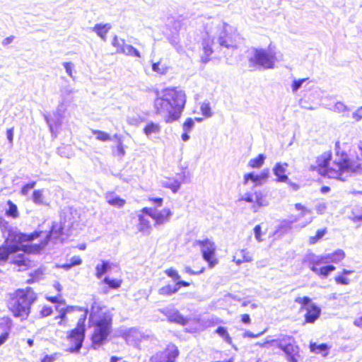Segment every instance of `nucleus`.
I'll list each match as a JSON object with an SVG mask.
<instances>
[{
  "label": "nucleus",
  "mask_w": 362,
  "mask_h": 362,
  "mask_svg": "<svg viewBox=\"0 0 362 362\" xmlns=\"http://www.w3.org/2000/svg\"><path fill=\"white\" fill-rule=\"evenodd\" d=\"M265 332H266V330H264L258 334H255L250 331H245L243 333V337L245 338H246V337L257 338V337H259L262 336V334H264Z\"/></svg>",
  "instance_id": "4d7b16f0"
},
{
  "label": "nucleus",
  "mask_w": 362,
  "mask_h": 362,
  "mask_svg": "<svg viewBox=\"0 0 362 362\" xmlns=\"http://www.w3.org/2000/svg\"><path fill=\"white\" fill-rule=\"evenodd\" d=\"M70 262L72 264V266H77L80 265L82 263V260L78 256H74L70 259Z\"/></svg>",
  "instance_id": "e2e57ef3"
},
{
  "label": "nucleus",
  "mask_w": 362,
  "mask_h": 362,
  "mask_svg": "<svg viewBox=\"0 0 362 362\" xmlns=\"http://www.w3.org/2000/svg\"><path fill=\"white\" fill-rule=\"evenodd\" d=\"M335 281L339 284L348 285L350 282L349 279L343 275H337L334 278Z\"/></svg>",
  "instance_id": "864d4df0"
},
{
  "label": "nucleus",
  "mask_w": 362,
  "mask_h": 362,
  "mask_svg": "<svg viewBox=\"0 0 362 362\" xmlns=\"http://www.w3.org/2000/svg\"><path fill=\"white\" fill-rule=\"evenodd\" d=\"M196 244L199 245L203 259L208 263L209 267L212 269L218 264V260L216 257V245L214 241L206 238L197 240Z\"/></svg>",
  "instance_id": "9b49d317"
},
{
  "label": "nucleus",
  "mask_w": 362,
  "mask_h": 362,
  "mask_svg": "<svg viewBox=\"0 0 362 362\" xmlns=\"http://www.w3.org/2000/svg\"><path fill=\"white\" fill-rule=\"evenodd\" d=\"M36 296L33 290L28 287L25 289H18L11 299L8 308L13 316L21 320L27 319L29 315L30 305L35 300Z\"/></svg>",
  "instance_id": "6e6552de"
},
{
  "label": "nucleus",
  "mask_w": 362,
  "mask_h": 362,
  "mask_svg": "<svg viewBox=\"0 0 362 362\" xmlns=\"http://www.w3.org/2000/svg\"><path fill=\"white\" fill-rule=\"evenodd\" d=\"M103 282L107 284L112 288H118L121 286V281L117 279H110L108 277H105Z\"/></svg>",
  "instance_id": "79ce46f5"
},
{
  "label": "nucleus",
  "mask_w": 362,
  "mask_h": 362,
  "mask_svg": "<svg viewBox=\"0 0 362 362\" xmlns=\"http://www.w3.org/2000/svg\"><path fill=\"white\" fill-rule=\"evenodd\" d=\"M139 218V223L137 225V229L139 232L142 233L144 235H149L151 232L152 227L150 221L144 216V215L140 214L138 216Z\"/></svg>",
  "instance_id": "6ab92c4d"
},
{
  "label": "nucleus",
  "mask_w": 362,
  "mask_h": 362,
  "mask_svg": "<svg viewBox=\"0 0 362 362\" xmlns=\"http://www.w3.org/2000/svg\"><path fill=\"white\" fill-rule=\"evenodd\" d=\"M14 264L18 267V270H25L30 266V262L25 257V254H19L16 257H11V260Z\"/></svg>",
  "instance_id": "412c9836"
},
{
  "label": "nucleus",
  "mask_w": 362,
  "mask_h": 362,
  "mask_svg": "<svg viewBox=\"0 0 362 362\" xmlns=\"http://www.w3.org/2000/svg\"><path fill=\"white\" fill-rule=\"evenodd\" d=\"M111 25L109 23L101 24L98 23L91 28L93 32H95L103 41H106V35L111 29Z\"/></svg>",
  "instance_id": "aec40b11"
},
{
  "label": "nucleus",
  "mask_w": 362,
  "mask_h": 362,
  "mask_svg": "<svg viewBox=\"0 0 362 362\" xmlns=\"http://www.w3.org/2000/svg\"><path fill=\"white\" fill-rule=\"evenodd\" d=\"M296 303H299V304H301L302 306L305 309L306 307L309 306L311 303H310V298L307 297V296H305V297H298L296 298L295 300Z\"/></svg>",
  "instance_id": "de8ad7c7"
},
{
  "label": "nucleus",
  "mask_w": 362,
  "mask_h": 362,
  "mask_svg": "<svg viewBox=\"0 0 362 362\" xmlns=\"http://www.w3.org/2000/svg\"><path fill=\"white\" fill-rule=\"evenodd\" d=\"M111 266L108 262H103L101 264H97L95 267L96 271V276L98 279H100L103 274H105L109 269H110Z\"/></svg>",
  "instance_id": "c756f323"
},
{
  "label": "nucleus",
  "mask_w": 362,
  "mask_h": 362,
  "mask_svg": "<svg viewBox=\"0 0 362 362\" xmlns=\"http://www.w3.org/2000/svg\"><path fill=\"white\" fill-rule=\"evenodd\" d=\"M308 78H301L298 80H294L293 83L291 84V90L293 93H296L299 88H300L304 82H305Z\"/></svg>",
  "instance_id": "a18cd8bd"
},
{
  "label": "nucleus",
  "mask_w": 362,
  "mask_h": 362,
  "mask_svg": "<svg viewBox=\"0 0 362 362\" xmlns=\"http://www.w3.org/2000/svg\"><path fill=\"white\" fill-rule=\"evenodd\" d=\"M160 312L163 313L170 322H174L180 325H185L187 322L177 310L174 308H166L160 310Z\"/></svg>",
  "instance_id": "4468645a"
},
{
  "label": "nucleus",
  "mask_w": 362,
  "mask_h": 362,
  "mask_svg": "<svg viewBox=\"0 0 362 362\" xmlns=\"http://www.w3.org/2000/svg\"><path fill=\"white\" fill-rule=\"evenodd\" d=\"M179 354L177 346L169 344L163 352L151 357V362H174Z\"/></svg>",
  "instance_id": "ddd939ff"
},
{
  "label": "nucleus",
  "mask_w": 362,
  "mask_h": 362,
  "mask_svg": "<svg viewBox=\"0 0 362 362\" xmlns=\"http://www.w3.org/2000/svg\"><path fill=\"white\" fill-rule=\"evenodd\" d=\"M45 119L49 126V131L52 134V135L54 137L57 136V131H55L54 127H59L61 125V122L59 120H57L56 122H53L48 116H45Z\"/></svg>",
  "instance_id": "473e14b6"
},
{
  "label": "nucleus",
  "mask_w": 362,
  "mask_h": 362,
  "mask_svg": "<svg viewBox=\"0 0 362 362\" xmlns=\"http://www.w3.org/2000/svg\"><path fill=\"white\" fill-rule=\"evenodd\" d=\"M335 269L336 267L333 265H327L318 269L312 268V271L322 278L327 277Z\"/></svg>",
  "instance_id": "393cba45"
},
{
  "label": "nucleus",
  "mask_w": 362,
  "mask_h": 362,
  "mask_svg": "<svg viewBox=\"0 0 362 362\" xmlns=\"http://www.w3.org/2000/svg\"><path fill=\"white\" fill-rule=\"evenodd\" d=\"M327 233L326 228L318 230L316 233V235L314 236H311L309 238V243L310 245L315 244L318 240H320Z\"/></svg>",
  "instance_id": "c9c22d12"
},
{
  "label": "nucleus",
  "mask_w": 362,
  "mask_h": 362,
  "mask_svg": "<svg viewBox=\"0 0 362 362\" xmlns=\"http://www.w3.org/2000/svg\"><path fill=\"white\" fill-rule=\"evenodd\" d=\"M105 199L110 205H112L117 208L122 207L126 203V201L124 199H121L119 197L115 194L114 193L106 194Z\"/></svg>",
  "instance_id": "5701e85b"
},
{
  "label": "nucleus",
  "mask_w": 362,
  "mask_h": 362,
  "mask_svg": "<svg viewBox=\"0 0 362 362\" xmlns=\"http://www.w3.org/2000/svg\"><path fill=\"white\" fill-rule=\"evenodd\" d=\"M267 177V173L261 175L247 173L244 175L240 200L255 204L252 207L255 212L259 207L268 205V202L265 199V195L258 189V187L262 185V180Z\"/></svg>",
  "instance_id": "423d86ee"
},
{
  "label": "nucleus",
  "mask_w": 362,
  "mask_h": 362,
  "mask_svg": "<svg viewBox=\"0 0 362 362\" xmlns=\"http://www.w3.org/2000/svg\"><path fill=\"white\" fill-rule=\"evenodd\" d=\"M318 256H319V257L320 259L321 264H322L329 263L328 253L327 254L321 255H318Z\"/></svg>",
  "instance_id": "0e129e2a"
},
{
  "label": "nucleus",
  "mask_w": 362,
  "mask_h": 362,
  "mask_svg": "<svg viewBox=\"0 0 362 362\" xmlns=\"http://www.w3.org/2000/svg\"><path fill=\"white\" fill-rule=\"evenodd\" d=\"M319 171L329 178L346 180L347 177L361 168V164L351 161L346 154H336L332 158L329 152H325L317 158Z\"/></svg>",
  "instance_id": "20e7f679"
},
{
  "label": "nucleus",
  "mask_w": 362,
  "mask_h": 362,
  "mask_svg": "<svg viewBox=\"0 0 362 362\" xmlns=\"http://www.w3.org/2000/svg\"><path fill=\"white\" fill-rule=\"evenodd\" d=\"M332 110L339 113H343L349 111V108L341 102H337L334 105Z\"/></svg>",
  "instance_id": "a19ab883"
},
{
  "label": "nucleus",
  "mask_w": 362,
  "mask_h": 362,
  "mask_svg": "<svg viewBox=\"0 0 362 362\" xmlns=\"http://www.w3.org/2000/svg\"><path fill=\"white\" fill-rule=\"evenodd\" d=\"M32 200L35 204L37 205H47V202L45 201L42 189L35 190L33 192Z\"/></svg>",
  "instance_id": "bb28decb"
},
{
  "label": "nucleus",
  "mask_w": 362,
  "mask_h": 362,
  "mask_svg": "<svg viewBox=\"0 0 362 362\" xmlns=\"http://www.w3.org/2000/svg\"><path fill=\"white\" fill-rule=\"evenodd\" d=\"M7 139L10 143L13 142V129H9L6 132Z\"/></svg>",
  "instance_id": "69168bd1"
},
{
  "label": "nucleus",
  "mask_w": 362,
  "mask_h": 362,
  "mask_svg": "<svg viewBox=\"0 0 362 362\" xmlns=\"http://www.w3.org/2000/svg\"><path fill=\"white\" fill-rule=\"evenodd\" d=\"M92 132L95 135L96 139L101 141H108L112 139L110 135L105 132L100 130H92Z\"/></svg>",
  "instance_id": "f704fd0d"
},
{
  "label": "nucleus",
  "mask_w": 362,
  "mask_h": 362,
  "mask_svg": "<svg viewBox=\"0 0 362 362\" xmlns=\"http://www.w3.org/2000/svg\"><path fill=\"white\" fill-rule=\"evenodd\" d=\"M275 342L276 339H267L263 343L257 342L255 344V345L262 348H269V346L275 345Z\"/></svg>",
  "instance_id": "5fc2aeb1"
},
{
  "label": "nucleus",
  "mask_w": 362,
  "mask_h": 362,
  "mask_svg": "<svg viewBox=\"0 0 362 362\" xmlns=\"http://www.w3.org/2000/svg\"><path fill=\"white\" fill-rule=\"evenodd\" d=\"M305 261L308 262V267L311 271L312 268L318 269L317 266L321 264L319 256L314 254L308 255Z\"/></svg>",
  "instance_id": "7c9ffc66"
},
{
  "label": "nucleus",
  "mask_w": 362,
  "mask_h": 362,
  "mask_svg": "<svg viewBox=\"0 0 362 362\" xmlns=\"http://www.w3.org/2000/svg\"><path fill=\"white\" fill-rule=\"evenodd\" d=\"M305 321L308 323H313L320 316L321 310L315 304L311 303L305 308Z\"/></svg>",
  "instance_id": "f3484780"
},
{
  "label": "nucleus",
  "mask_w": 362,
  "mask_h": 362,
  "mask_svg": "<svg viewBox=\"0 0 362 362\" xmlns=\"http://www.w3.org/2000/svg\"><path fill=\"white\" fill-rule=\"evenodd\" d=\"M104 308L100 302L93 300L89 320L94 327L92 341L95 349L96 346H99L103 344L111 331L112 318L109 314L103 311Z\"/></svg>",
  "instance_id": "0eeeda50"
},
{
  "label": "nucleus",
  "mask_w": 362,
  "mask_h": 362,
  "mask_svg": "<svg viewBox=\"0 0 362 362\" xmlns=\"http://www.w3.org/2000/svg\"><path fill=\"white\" fill-rule=\"evenodd\" d=\"M160 183L163 187L170 189L173 193H176L181 185L180 182L175 178H165Z\"/></svg>",
  "instance_id": "4be33fe9"
},
{
  "label": "nucleus",
  "mask_w": 362,
  "mask_h": 362,
  "mask_svg": "<svg viewBox=\"0 0 362 362\" xmlns=\"http://www.w3.org/2000/svg\"><path fill=\"white\" fill-rule=\"evenodd\" d=\"M215 333L221 337L224 341L228 344H232V338L228 332V330L224 327H218L216 330Z\"/></svg>",
  "instance_id": "cd10ccee"
},
{
  "label": "nucleus",
  "mask_w": 362,
  "mask_h": 362,
  "mask_svg": "<svg viewBox=\"0 0 362 362\" xmlns=\"http://www.w3.org/2000/svg\"><path fill=\"white\" fill-rule=\"evenodd\" d=\"M160 129V128L159 124L151 122L145 127L144 131L145 134L148 136L152 134L158 133Z\"/></svg>",
  "instance_id": "2f4dec72"
},
{
  "label": "nucleus",
  "mask_w": 362,
  "mask_h": 362,
  "mask_svg": "<svg viewBox=\"0 0 362 362\" xmlns=\"http://www.w3.org/2000/svg\"><path fill=\"white\" fill-rule=\"evenodd\" d=\"M76 219V211L74 215L71 209L64 210L61 215V221L53 223L49 235H46L45 240L40 244H32L31 241L44 234L41 231H35L30 234L9 231L4 245L0 247V262L6 260L10 255L18 251H23L28 254L38 253L47 245L49 238H53L57 242L61 235H69V232Z\"/></svg>",
  "instance_id": "f257e3e1"
},
{
  "label": "nucleus",
  "mask_w": 362,
  "mask_h": 362,
  "mask_svg": "<svg viewBox=\"0 0 362 362\" xmlns=\"http://www.w3.org/2000/svg\"><path fill=\"white\" fill-rule=\"evenodd\" d=\"M13 39H14L13 36H10V37H6L2 41V45L6 46V45L11 44L13 42Z\"/></svg>",
  "instance_id": "774afa93"
},
{
  "label": "nucleus",
  "mask_w": 362,
  "mask_h": 362,
  "mask_svg": "<svg viewBox=\"0 0 362 362\" xmlns=\"http://www.w3.org/2000/svg\"><path fill=\"white\" fill-rule=\"evenodd\" d=\"M152 69L153 71L162 75L165 74L168 71V67L161 64L160 62L153 63L152 65Z\"/></svg>",
  "instance_id": "58836bf2"
},
{
  "label": "nucleus",
  "mask_w": 362,
  "mask_h": 362,
  "mask_svg": "<svg viewBox=\"0 0 362 362\" xmlns=\"http://www.w3.org/2000/svg\"><path fill=\"white\" fill-rule=\"evenodd\" d=\"M326 204L325 203H319L315 206V209L319 214H322L326 210Z\"/></svg>",
  "instance_id": "680f3d73"
},
{
  "label": "nucleus",
  "mask_w": 362,
  "mask_h": 362,
  "mask_svg": "<svg viewBox=\"0 0 362 362\" xmlns=\"http://www.w3.org/2000/svg\"><path fill=\"white\" fill-rule=\"evenodd\" d=\"M63 66L64 67L66 74L72 78H74V76H73L74 64L71 62H64Z\"/></svg>",
  "instance_id": "3c124183"
},
{
  "label": "nucleus",
  "mask_w": 362,
  "mask_h": 362,
  "mask_svg": "<svg viewBox=\"0 0 362 362\" xmlns=\"http://www.w3.org/2000/svg\"><path fill=\"white\" fill-rule=\"evenodd\" d=\"M56 310L59 312V315L57 316L55 318H59L61 320L59 322V325H62L65 322L66 316L67 314H70L72 313L78 312L80 313V315L78 316V321L77 324V327L74 329L69 335L68 336V340L71 344L69 350L70 352L78 351L82 346V344L84 339V322L87 316L88 310L83 309L76 306H67L64 307V304L62 303H59L57 307Z\"/></svg>",
  "instance_id": "39448f33"
},
{
  "label": "nucleus",
  "mask_w": 362,
  "mask_h": 362,
  "mask_svg": "<svg viewBox=\"0 0 362 362\" xmlns=\"http://www.w3.org/2000/svg\"><path fill=\"white\" fill-rule=\"evenodd\" d=\"M149 201L156 204L157 206H160L163 204L162 198H149Z\"/></svg>",
  "instance_id": "338daca9"
},
{
  "label": "nucleus",
  "mask_w": 362,
  "mask_h": 362,
  "mask_svg": "<svg viewBox=\"0 0 362 362\" xmlns=\"http://www.w3.org/2000/svg\"><path fill=\"white\" fill-rule=\"evenodd\" d=\"M261 231H262V228H261L260 226L257 225L255 227V228H254L255 236L256 240L258 242L262 241Z\"/></svg>",
  "instance_id": "052dcab7"
},
{
  "label": "nucleus",
  "mask_w": 362,
  "mask_h": 362,
  "mask_svg": "<svg viewBox=\"0 0 362 362\" xmlns=\"http://www.w3.org/2000/svg\"><path fill=\"white\" fill-rule=\"evenodd\" d=\"M112 45L113 47L117 48V52L121 53V49L126 45V43L123 39H119L115 36L112 40Z\"/></svg>",
  "instance_id": "ea45409f"
},
{
  "label": "nucleus",
  "mask_w": 362,
  "mask_h": 362,
  "mask_svg": "<svg viewBox=\"0 0 362 362\" xmlns=\"http://www.w3.org/2000/svg\"><path fill=\"white\" fill-rule=\"evenodd\" d=\"M8 204V209L6 211L7 215L14 218H17L18 216V211L16 205L12 203L11 201H9Z\"/></svg>",
  "instance_id": "4c0bfd02"
},
{
  "label": "nucleus",
  "mask_w": 362,
  "mask_h": 362,
  "mask_svg": "<svg viewBox=\"0 0 362 362\" xmlns=\"http://www.w3.org/2000/svg\"><path fill=\"white\" fill-rule=\"evenodd\" d=\"M158 293L161 296H170L175 293V290L173 291V286L166 285L159 288Z\"/></svg>",
  "instance_id": "37998d69"
},
{
  "label": "nucleus",
  "mask_w": 362,
  "mask_h": 362,
  "mask_svg": "<svg viewBox=\"0 0 362 362\" xmlns=\"http://www.w3.org/2000/svg\"><path fill=\"white\" fill-rule=\"evenodd\" d=\"M252 261V257L247 250H240L235 252L233 257V262L239 266L243 262H250Z\"/></svg>",
  "instance_id": "a211bd4d"
},
{
  "label": "nucleus",
  "mask_w": 362,
  "mask_h": 362,
  "mask_svg": "<svg viewBox=\"0 0 362 362\" xmlns=\"http://www.w3.org/2000/svg\"><path fill=\"white\" fill-rule=\"evenodd\" d=\"M52 313V309L50 307L45 306L40 311V315L42 317H47L50 315Z\"/></svg>",
  "instance_id": "13d9d810"
},
{
  "label": "nucleus",
  "mask_w": 362,
  "mask_h": 362,
  "mask_svg": "<svg viewBox=\"0 0 362 362\" xmlns=\"http://www.w3.org/2000/svg\"><path fill=\"white\" fill-rule=\"evenodd\" d=\"M310 349L312 352L322 354L323 356H327L329 347L326 344H317L316 343H310Z\"/></svg>",
  "instance_id": "b1692460"
},
{
  "label": "nucleus",
  "mask_w": 362,
  "mask_h": 362,
  "mask_svg": "<svg viewBox=\"0 0 362 362\" xmlns=\"http://www.w3.org/2000/svg\"><path fill=\"white\" fill-rule=\"evenodd\" d=\"M231 27L226 23L220 20L212 21L206 24V35L203 37V52L202 62L207 63L209 60V57L213 53L212 46L216 41L221 47L227 49H236L238 47V42L231 35L229 34V30Z\"/></svg>",
  "instance_id": "7ed1b4c3"
},
{
  "label": "nucleus",
  "mask_w": 362,
  "mask_h": 362,
  "mask_svg": "<svg viewBox=\"0 0 362 362\" xmlns=\"http://www.w3.org/2000/svg\"><path fill=\"white\" fill-rule=\"evenodd\" d=\"M141 212L151 217L154 221L153 226H159L170 221L173 212L170 209L165 208L160 211H157L153 208L144 207Z\"/></svg>",
  "instance_id": "f8f14e48"
},
{
  "label": "nucleus",
  "mask_w": 362,
  "mask_h": 362,
  "mask_svg": "<svg viewBox=\"0 0 362 362\" xmlns=\"http://www.w3.org/2000/svg\"><path fill=\"white\" fill-rule=\"evenodd\" d=\"M361 111H362V106L360 107L356 112H354L352 114V117L355 121L358 122L362 119V115L361 113Z\"/></svg>",
  "instance_id": "bf43d9fd"
},
{
  "label": "nucleus",
  "mask_w": 362,
  "mask_h": 362,
  "mask_svg": "<svg viewBox=\"0 0 362 362\" xmlns=\"http://www.w3.org/2000/svg\"><path fill=\"white\" fill-rule=\"evenodd\" d=\"M329 262L337 264L345 258V252L342 250H337L332 253H328Z\"/></svg>",
  "instance_id": "a878e982"
},
{
  "label": "nucleus",
  "mask_w": 362,
  "mask_h": 362,
  "mask_svg": "<svg viewBox=\"0 0 362 362\" xmlns=\"http://www.w3.org/2000/svg\"><path fill=\"white\" fill-rule=\"evenodd\" d=\"M202 115L206 117H211L213 115L209 103L204 102L200 107Z\"/></svg>",
  "instance_id": "e433bc0d"
},
{
  "label": "nucleus",
  "mask_w": 362,
  "mask_h": 362,
  "mask_svg": "<svg viewBox=\"0 0 362 362\" xmlns=\"http://www.w3.org/2000/svg\"><path fill=\"white\" fill-rule=\"evenodd\" d=\"M127 122L129 124L132 126H138L140 123V119L137 117H127Z\"/></svg>",
  "instance_id": "6e6d98bb"
},
{
  "label": "nucleus",
  "mask_w": 362,
  "mask_h": 362,
  "mask_svg": "<svg viewBox=\"0 0 362 362\" xmlns=\"http://www.w3.org/2000/svg\"><path fill=\"white\" fill-rule=\"evenodd\" d=\"M121 53L130 57H141L140 52L133 46L127 44L122 48Z\"/></svg>",
  "instance_id": "c85d7f7f"
},
{
  "label": "nucleus",
  "mask_w": 362,
  "mask_h": 362,
  "mask_svg": "<svg viewBox=\"0 0 362 362\" xmlns=\"http://www.w3.org/2000/svg\"><path fill=\"white\" fill-rule=\"evenodd\" d=\"M264 160V156L259 154L257 157L250 160L249 165L255 168H260L263 165Z\"/></svg>",
  "instance_id": "72a5a7b5"
},
{
  "label": "nucleus",
  "mask_w": 362,
  "mask_h": 362,
  "mask_svg": "<svg viewBox=\"0 0 362 362\" xmlns=\"http://www.w3.org/2000/svg\"><path fill=\"white\" fill-rule=\"evenodd\" d=\"M142 333L136 328H130L124 333L126 341L131 345H137L143 339Z\"/></svg>",
  "instance_id": "2eb2a0df"
},
{
  "label": "nucleus",
  "mask_w": 362,
  "mask_h": 362,
  "mask_svg": "<svg viewBox=\"0 0 362 362\" xmlns=\"http://www.w3.org/2000/svg\"><path fill=\"white\" fill-rule=\"evenodd\" d=\"M115 138H117L118 139V144H117V156L122 158L124 157V156L125 155V150H124V146H123V144H122V141L121 140V139L118 136L117 134H115L114 136Z\"/></svg>",
  "instance_id": "c03bdc74"
},
{
  "label": "nucleus",
  "mask_w": 362,
  "mask_h": 362,
  "mask_svg": "<svg viewBox=\"0 0 362 362\" xmlns=\"http://www.w3.org/2000/svg\"><path fill=\"white\" fill-rule=\"evenodd\" d=\"M153 107L155 113L161 116L166 123L177 121L185 109L187 95L185 90L177 88H166L155 92Z\"/></svg>",
  "instance_id": "f03ea898"
},
{
  "label": "nucleus",
  "mask_w": 362,
  "mask_h": 362,
  "mask_svg": "<svg viewBox=\"0 0 362 362\" xmlns=\"http://www.w3.org/2000/svg\"><path fill=\"white\" fill-rule=\"evenodd\" d=\"M295 207L297 210L301 211L300 217H303V216H305L306 214H311L310 210L306 209L304 206L301 205L300 204H296Z\"/></svg>",
  "instance_id": "603ef678"
},
{
  "label": "nucleus",
  "mask_w": 362,
  "mask_h": 362,
  "mask_svg": "<svg viewBox=\"0 0 362 362\" xmlns=\"http://www.w3.org/2000/svg\"><path fill=\"white\" fill-rule=\"evenodd\" d=\"M250 67L264 69H273L276 62L275 54L269 49L252 48L249 51Z\"/></svg>",
  "instance_id": "1a4fd4ad"
},
{
  "label": "nucleus",
  "mask_w": 362,
  "mask_h": 362,
  "mask_svg": "<svg viewBox=\"0 0 362 362\" xmlns=\"http://www.w3.org/2000/svg\"><path fill=\"white\" fill-rule=\"evenodd\" d=\"M165 273L170 278H172L173 280L177 281L180 279V276L178 274L177 272L173 269L170 268L165 271Z\"/></svg>",
  "instance_id": "8fccbe9b"
},
{
  "label": "nucleus",
  "mask_w": 362,
  "mask_h": 362,
  "mask_svg": "<svg viewBox=\"0 0 362 362\" xmlns=\"http://www.w3.org/2000/svg\"><path fill=\"white\" fill-rule=\"evenodd\" d=\"M275 345L284 352L288 362H298V346L292 337L282 335L276 339Z\"/></svg>",
  "instance_id": "9d476101"
},
{
  "label": "nucleus",
  "mask_w": 362,
  "mask_h": 362,
  "mask_svg": "<svg viewBox=\"0 0 362 362\" xmlns=\"http://www.w3.org/2000/svg\"><path fill=\"white\" fill-rule=\"evenodd\" d=\"M35 185H36L35 181H33L30 183L25 185L21 190V194L23 196L28 195L30 190L33 189L35 187Z\"/></svg>",
  "instance_id": "09e8293b"
},
{
  "label": "nucleus",
  "mask_w": 362,
  "mask_h": 362,
  "mask_svg": "<svg viewBox=\"0 0 362 362\" xmlns=\"http://www.w3.org/2000/svg\"><path fill=\"white\" fill-rule=\"evenodd\" d=\"M288 163H277L273 168L275 176L277 177V181L281 182H286L288 181V176L285 174Z\"/></svg>",
  "instance_id": "dca6fc26"
},
{
  "label": "nucleus",
  "mask_w": 362,
  "mask_h": 362,
  "mask_svg": "<svg viewBox=\"0 0 362 362\" xmlns=\"http://www.w3.org/2000/svg\"><path fill=\"white\" fill-rule=\"evenodd\" d=\"M194 126V120L192 118H187L182 125L184 132H189Z\"/></svg>",
  "instance_id": "49530a36"
}]
</instances>
